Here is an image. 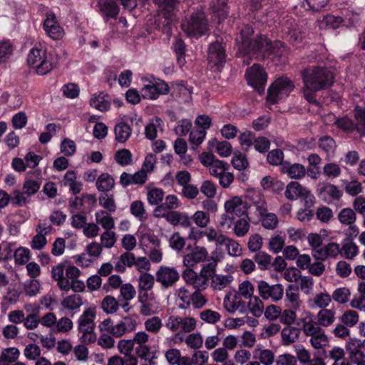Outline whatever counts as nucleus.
<instances>
[{
  "mask_svg": "<svg viewBox=\"0 0 365 365\" xmlns=\"http://www.w3.org/2000/svg\"><path fill=\"white\" fill-rule=\"evenodd\" d=\"M254 32V29L250 24H243L240 29V36L237 38L240 53L253 56L259 60L269 61L280 69L288 63L284 42L272 41L262 34L252 38Z\"/></svg>",
  "mask_w": 365,
  "mask_h": 365,
  "instance_id": "1",
  "label": "nucleus"
},
{
  "mask_svg": "<svg viewBox=\"0 0 365 365\" xmlns=\"http://www.w3.org/2000/svg\"><path fill=\"white\" fill-rule=\"evenodd\" d=\"M304 99L311 104L318 105L317 93L329 88L335 81V73L327 66H307L301 71Z\"/></svg>",
  "mask_w": 365,
  "mask_h": 365,
  "instance_id": "2",
  "label": "nucleus"
},
{
  "mask_svg": "<svg viewBox=\"0 0 365 365\" xmlns=\"http://www.w3.org/2000/svg\"><path fill=\"white\" fill-rule=\"evenodd\" d=\"M354 120L347 115L336 119L334 125L346 134L365 136V107L356 105L353 110Z\"/></svg>",
  "mask_w": 365,
  "mask_h": 365,
  "instance_id": "3",
  "label": "nucleus"
},
{
  "mask_svg": "<svg viewBox=\"0 0 365 365\" xmlns=\"http://www.w3.org/2000/svg\"><path fill=\"white\" fill-rule=\"evenodd\" d=\"M29 66L36 69L38 75L43 76L49 73L54 67L51 53H47L45 46L36 44L30 51L27 57Z\"/></svg>",
  "mask_w": 365,
  "mask_h": 365,
  "instance_id": "4",
  "label": "nucleus"
},
{
  "mask_svg": "<svg viewBox=\"0 0 365 365\" xmlns=\"http://www.w3.org/2000/svg\"><path fill=\"white\" fill-rule=\"evenodd\" d=\"M225 210L226 213L221 216L220 225L222 227L225 225L230 227L235 222L237 217H248V205L243 202L241 197L238 196L233 197L232 199L225 202Z\"/></svg>",
  "mask_w": 365,
  "mask_h": 365,
  "instance_id": "5",
  "label": "nucleus"
},
{
  "mask_svg": "<svg viewBox=\"0 0 365 365\" xmlns=\"http://www.w3.org/2000/svg\"><path fill=\"white\" fill-rule=\"evenodd\" d=\"M294 88L293 82L287 77L277 78L267 89V102L271 105L277 104L280 98L288 96Z\"/></svg>",
  "mask_w": 365,
  "mask_h": 365,
  "instance_id": "6",
  "label": "nucleus"
},
{
  "mask_svg": "<svg viewBox=\"0 0 365 365\" xmlns=\"http://www.w3.org/2000/svg\"><path fill=\"white\" fill-rule=\"evenodd\" d=\"M182 28L188 36L200 38L209 29L205 14L201 11L192 13L187 24L182 25Z\"/></svg>",
  "mask_w": 365,
  "mask_h": 365,
  "instance_id": "7",
  "label": "nucleus"
},
{
  "mask_svg": "<svg viewBox=\"0 0 365 365\" xmlns=\"http://www.w3.org/2000/svg\"><path fill=\"white\" fill-rule=\"evenodd\" d=\"M245 78L248 86L254 88L259 95L264 94L268 76L260 64L254 63L248 67L245 71Z\"/></svg>",
  "mask_w": 365,
  "mask_h": 365,
  "instance_id": "8",
  "label": "nucleus"
},
{
  "mask_svg": "<svg viewBox=\"0 0 365 365\" xmlns=\"http://www.w3.org/2000/svg\"><path fill=\"white\" fill-rule=\"evenodd\" d=\"M153 3L159 9V16L164 19L162 22L164 30L170 29L172 23L176 19V11L180 0H153Z\"/></svg>",
  "mask_w": 365,
  "mask_h": 365,
  "instance_id": "9",
  "label": "nucleus"
},
{
  "mask_svg": "<svg viewBox=\"0 0 365 365\" xmlns=\"http://www.w3.org/2000/svg\"><path fill=\"white\" fill-rule=\"evenodd\" d=\"M221 37H217L215 41L210 43L207 51V60L210 64L221 70L227 60L225 44L222 42Z\"/></svg>",
  "mask_w": 365,
  "mask_h": 365,
  "instance_id": "10",
  "label": "nucleus"
},
{
  "mask_svg": "<svg viewBox=\"0 0 365 365\" xmlns=\"http://www.w3.org/2000/svg\"><path fill=\"white\" fill-rule=\"evenodd\" d=\"M43 29L46 34L53 40H60L64 36V30L61 26L54 12L50 11L46 13L43 22Z\"/></svg>",
  "mask_w": 365,
  "mask_h": 365,
  "instance_id": "11",
  "label": "nucleus"
},
{
  "mask_svg": "<svg viewBox=\"0 0 365 365\" xmlns=\"http://www.w3.org/2000/svg\"><path fill=\"white\" fill-rule=\"evenodd\" d=\"M186 250L190 251L185 255L183 258V264L186 267H195L197 263L203 262L208 255L207 251L204 247L195 245L194 248H192L191 245H188Z\"/></svg>",
  "mask_w": 365,
  "mask_h": 365,
  "instance_id": "12",
  "label": "nucleus"
},
{
  "mask_svg": "<svg viewBox=\"0 0 365 365\" xmlns=\"http://www.w3.org/2000/svg\"><path fill=\"white\" fill-rule=\"evenodd\" d=\"M179 278V273L173 267H160L156 273L157 282H160L165 288L173 286Z\"/></svg>",
  "mask_w": 365,
  "mask_h": 365,
  "instance_id": "13",
  "label": "nucleus"
},
{
  "mask_svg": "<svg viewBox=\"0 0 365 365\" xmlns=\"http://www.w3.org/2000/svg\"><path fill=\"white\" fill-rule=\"evenodd\" d=\"M263 0H247L246 6L249 10V15L257 22L266 23L269 14L267 9L262 10Z\"/></svg>",
  "mask_w": 365,
  "mask_h": 365,
  "instance_id": "14",
  "label": "nucleus"
},
{
  "mask_svg": "<svg viewBox=\"0 0 365 365\" xmlns=\"http://www.w3.org/2000/svg\"><path fill=\"white\" fill-rule=\"evenodd\" d=\"M281 173L287 175L291 179H302L306 175L305 167L300 163H292L289 161L285 160L280 167Z\"/></svg>",
  "mask_w": 365,
  "mask_h": 365,
  "instance_id": "15",
  "label": "nucleus"
},
{
  "mask_svg": "<svg viewBox=\"0 0 365 365\" xmlns=\"http://www.w3.org/2000/svg\"><path fill=\"white\" fill-rule=\"evenodd\" d=\"M211 13L217 19V23L220 24L228 16L229 6L227 0H212L210 5Z\"/></svg>",
  "mask_w": 365,
  "mask_h": 365,
  "instance_id": "16",
  "label": "nucleus"
},
{
  "mask_svg": "<svg viewBox=\"0 0 365 365\" xmlns=\"http://www.w3.org/2000/svg\"><path fill=\"white\" fill-rule=\"evenodd\" d=\"M99 7L105 21L110 19H115L120 12V7L115 0H103L99 3Z\"/></svg>",
  "mask_w": 365,
  "mask_h": 365,
  "instance_id": "17",
  "label": "nucleus"
},
{
  "mask_svg": "<svg viewBox=\"0 0 365 365\" xmlns=\"http://www.w3.org/2000/svg\"><path fill=\"white\" fill-rule=\"evenodd\" d=\"M344 22V19L340 16H334L327 14L318 20L319 28L322 30H336L340 28Z\"/></svg>",
  "mask_w": 365,
  "mask_h": 365,
  "instance_id": "18",
  "label": "nucleus"
},
{
  "mask_svg": "<svg viewBox=\"0 0 365 365\" xmlns=\"http://www.w3.org/2000/svg\"><path fill=\"white\" fill-rule=\"evenodd\" d=\"M96 319V312L93 308H87L84 310L83 314L78 319V331H85V329H90L96 328L94 320Z\"/></svg>",
  "mask_w": 365,
  "mask_h": 365,
  "instance_id": "19",
  "label": "nucleus"
},
{
  "mask_svg": "<svg viewBox=\"0 0 365 365\" xmlns=\"http://www.w3.org/2000/svg\"><path fill=\"white\" fill-rule=\"evenodd\" d=\"M191 91L187 87V82L185 81H176L171 83V96L173 98H185L186 101L187 98L191 96Z\"/></svg>",
  "mask_w": 365,
  "mask_h": 365,
  "instance_id": "20",
  "label": "nucleus"
},
{
  "mask_svg": "<svg viewBox=\"0 0 365 365\" xmlns=\"http://www.w3.org/2000/svg\"><path fill=\"white\" fill-rule=\"evenodd\" d=\"M90 105L101 112L107 111L110 107V98L107 93L100 92L92 96Z\"/></svg>",
  "mask_w": 365,
  "mask_h": 365,
  "instance_id": "21",
  "label": "nucleus"
},
{
  "mask_svg": "<svg viewBox=\"0 0 365 365\" xmlns=\"http://www.w3.org/2000/svg\"><path fill=\"white\" fill-rule=\"evenodd\" d=\"M96 186L98 191L108 193L115 186L113 178L107 173L101 174L96 180Z\"/></svg>",
  "mask_w": 365,
  "mask_h": 365,
  "instance_id": "22",
  "label": "nucleus"
},
{
  "mask_svg": "<svg viewBox=\"0 0 365 365\" xmlns=\"http://www.w3.org/2000/svg\"><path fill=\"white\" fill-rule=\"evenodd\" d=\"M83 297L78 294H73L64 297L61 304V306L69 311H77L83 305Z\"/></svg>",
  "mask_w": 365,
  "mask_h": 365,
  "instance_id": "23",
  "label": "nucleus"
},
{
  "mask_svg": "<svg viewBox=\"0 0 365 365\" xmlns=\"http://www.w3.org/2000/svg\"><path fill=\"white\" fill-rule=\"evenodd\" d=\"M115 138L118 143H123L131 135L130 126L125 122L117 123L114 128Z\"/></svg>",
  "mask_w": 365,
  "mask_h": 365,
  "instance_id": "24",
  "label": "nucleus"
},
{
  "mask_svg": "<svg viewBox=\"0 0 365 365\" xmlns=\"http://www.w3.org/2000/svg\"><path fill=\"white\" fill-rule=\"evenodd\" d=\"M306 190L298 182L292 181L287 185L284 195L288 200H294L301 197Z\"/></svg>",
  "mask_w": 365,
  "mask_h": 365,
  "instance_id": "25",
  "label": "nucleus"
},
{
  "mask_svg": "<svg viewBox=\"0 0 365 365\" xmlns=\"http://www.w3.org/2000/svg\"><path fill=\"white\" fill-rule=\"evenodd\" d=\"M130 213L140 222L148 219V215L145 209L144 203L141 200H134L130 205Z\"/></svg>",
  "mask_w": 365,
  "mask_h": 365,
  "instance_id": "26",
  "label": "nucleus"
},
{
  "mask_svg": "<svg viewBox=\"0 0 365 365\" xmlns=\"http://www.w3.org/2000/svg\"><path fill=\"white\" fill-rule=\"evenodd\" d=\"M299 334V329L288 325L282 329L281 333L283 344L289 345L298 339Z\"/></svg>",
  "mask_w": 365,
  "mask_h": 365,
  "instance_id": "27",
  "label": "nucleus"
},
{
  "mask_svg": "<svg viewBox=\"0 0 365 365\" xmlns=\"http://www.w3.org/2000/svg\"><path fill=\"white\" fill-rule=\"evenodd\" d=\"M253 259L261 270H267L271 267L272 257L265 252L259 251L257 252Z\"/></svg>",
  "mask_w": 365,
  "mask_h": 365,
  "instance_id": "28",
  "label": "nucleus"
},
{
  "mask_svg": "<svg viewBox=\"0 0 365 365\" xmlns=\"http://www.w3.org/2000/svg\"><path fill=\"white\" fill-rule=\"evenodd\" d=\"M329 0H303L302 6L305 10L319 12L325 8Z\"/></svg>",
  "mask_w": 365,
  "mask_h": 365,
  "instance_id": "29",
  "label": "nucleus"
},
{
  "mask_svg": "<svg viewBox=\"0 0 365 365\" xmlns=\"http://www.w3.org/2000/svg\"><path fill=\"white\" fill-rule=\"evenodd\" d=\"M154 283L155 278L151 274L143 272L140 274L138 279V288L140 290L149 291L153 289Z\"/></svg>",
  "mask_w": 365,
  "mask_h": 365,
  "instance_id": "30",
  "label": "nucleus"
},
{
  "mask_svg": "<svg viewBox=\"0 0 365 365\" xmlns=\"http://www.w3.org/2000/svg\"><path fill=\"white\" fill-rule=\"evenodd\" d=\"M255 137V133L250 130H245L240 133L238 140L245 152H248L250 148L253 145Z\"/></svg>",
  "mask_w": 365,
  "mask_h": 365,
  "instance_id": "31",
  "label": "nucleus"
},
{
  "mask_svg": "<svg viewBox=\"0 0 365 365\" xmlns=\"http://www.w3.org/2000/svg\"><path fill=\"white\" fill-rule=\"evenodd\" d=\"M14 46L9 39L0 41V63H5L12 55Z\"/></svg>",
  "mask_w": 365,
  "mask_h": 365,
  "instance_id": "32",
  "label": "nucleus"
},
{
  "mask_svg": "<svg viewBox=\"0 0 365 365\" xmlns=\"http://www.w3.org/2000/svg\"><path fill=\"white\" fill-rule=\"evenodd\" d=\"M232 279L229 275L215 274L212 277L211 286L214 289L221 290L230 284Z\"/></svg>",
  "mask_w": 365,
  "mask_h": 365,
  "instance_id": "33",
  "label": "nucleus"
},
{
  "mask_svg": "<svg viewBox=\"0 0 365 365\" xmlns=\"http://www.w3.org/2000/svg\"><path fill=\"white\" fill-rule=\"evenodd\" d=\"M324 193L327 194L333 200H339L343 195L342 191L337 186L330 183L320 188L319 195H322Z\"/></svg>",
  "mask_w": 365,
  "mask_h": 365,
  "instance_id": "34",
  "label": "nucleus"
},
{
  "mask_svg": "<svg viewBox=\"0 0 365 365\" xmlns=\"http://www.w3.org/2000/svg\"><path fill=\"white\" fill-rule=\"evenodd\" d=\"M284 153L282 150L276 148L272 150L267 153V161L272 165H280L282 166L284 162Z\"/></svg>",
  "mask_w": 365,
  "mask_h": 365,
  "instance_id": "35",
  "label": "nucleus"
},
{
  "mask_svg": "<svg viewBox=\"0 0 365 365\" xmlns=\"http://www.w3.org/2000/svg\"><path fill=\"white\" fill-rule=\"evenodd\" d=\"M99 204L103 208L110 212H113L116 210V205L113 194L103 193L99 196Z\"/></svg>",
  "mask_w": 365,
  "mask_h": 365,
  "instance_id": "36",
  "label": "nucleus"
},
{
  "mask_svg": "<svg viewBox=\"0 0 365 365\" xmlns=\"http://www.w3.org/2000/svg\"><path fill=\"white\" fill-rule=\"evenodd\" d=\"M115 160L121 166H126L132 163L133 155L128 149L123 148L115 153Z\"/></svg>",
  "mask_w": 365,
  "mask_h": 365,
  "instance_id": "37",
  "label": "nucleus"
},
{
  "mask_svg": "<svg viewBox=\"0 0 365 365\" xmlns=\"http://www.w3.org/2000/svg\"><path fill=\"white\" fill-rule=\"evenodd\" d=\"M31 258V252L29 249L20 247L14 251V259L17 264H25Z\"/></svg>",
  "mask_w": 365,
  "mask_h": 365,
  "instance_id": "38",
  "label": "nucleus"
},
{
  "mask_svg": "<svg viewBox=\"0 0 365 365\" xmlns=\"http://www.w3.org/2000/svg\"><path fill=\"white\" fill-rule=\"evenodd\" d=\"M334 321V312L327 309H322L318 313V324L328 327Z\"/></svg>",
  "mask_w": 365,
  "mask_h": 365,
  "instance_id": "39",
  "label": "nucleus"
},
{
  "mask_svg": "<svg viewBox=\"0 0 365 365\" xmlns=\"http://www.w3.org/2000/svg\"><path fill=\"white\" fill-rule=\"evenodd\" d=\"M338 219L342 224L352 225L356 221V214L351 208H344L339 213Z\"/></svg>",
  "mask_w": 365,
  "mask_h": 365,
  "instance_id": "40",
  "label": "nucleus"
},
{
  "mask_svg": "<svg viewBox=\"0 0 365 365\" xmlns=\"http://www.w3.org/2000/svg\"><path fill=\"white\" fill-rule=\"evenodd\" d=\"M165 192L161 188L155 187L148 192V202L151 205H158L163 200Z\"/></svg>",
  "mask_w": 365,
  "mask_h": 365,
  "instance_id": "41",
  "label": "nucleus"
},
{
  "mask_svg": "<svg viewBox=\"0 0 365 365\" xmlns=\"http://www.w3.org/2000/svg\"><path fill=\"white\" fill-rule=\"evenodd\" d=\"M232 165L238 170H243L246 169L249 165V163L245 154L239 151L235 153L232 159Z\"/></svg>",
  "mask_w": 365,
  "mask_h": 365,
  "instance_id": "42",
  "label": "nucleus"
},
{
  "mask_svg": "<svg viewBox=\"0 0 365 365\" xmlns=\"http://www.w3.org/2000/svg\"><path fill=\"white\" fill-rule=\"evenodd\" d=\"M146 81L149 82V84L145 85L141 90L142 97L145 99L155 100L158 98V95L155 88V86L153 81L147 78Z\"/></svg>",
  "mask_w": 365,
  "mask_h": 365,
  "instance_id": "43",
  "label": "nucleus"
},
{
  "mask_svg": "<svg viewBox=\"0 0 365 365\" xmlns=\"http://www.w3.org/2000/svg\"><path fill=\"white\" fill-rule=\"evenodd\" d=\"M249 217H241L235 224L234 232L237 237L245 236L249 231L250 224L247 221Z\"/></svg>",
  "mask_w": 365,
  "mask_h": 365,
  "instance_id": "44",
  "label": "nucleus"
},
{
  "mask_svg": "<svg viewBox=\"0 0 365 365\" xmlns=\"http://www.w3.org/2000/svg\"><path fill=\"white\" fill-rule=\"evenodd\" d=\"M101 307L106 313L112 314L118 310V303L113 297L108 295L103 299Z\"/></svg>",
  "mask_w": 365,
  "mask_h": 365,
  "instance_id": "45",
  "label": "nucleus"
},
{
  "mask_svg": "<svg viewBox=\"0 0 365 365\" xmlns=\"http://www.w3.org/2000/svg\"><path fill=\"white\" fill-rule=\"evenodd\" d=\"M192 126V121L190 119L182 118L177 123L174 130L176 135L179 136H185L191 130Z\"/></svg>",
  "mask_w": 365,
  "mask_h": 365,
  "instance_id": "46",
  "label": "nucleus"
},
{
  "mask_svg": "<svg viewBox=\"0 0 365 365\" xmlns=\"http://www.w3.org/2000/svg\"><path fill=\"white\" fill-rule=\"evenodd\" d=\"M207 132L204 130H192L190 132L189 140L194 145L193 149L200 145L204 140Z\"/></svg>",
  "mask_w": 365,
  "mask_h": 365,
  "instance_id": "47",
  "label": "nucleus"
},
{
  "mask_svg": "<svg viewBox=\"0 0 365 365\" xmlns=\"http://www.w3.org/2000/svg\"><path fill=\"white\" fill-rule=\"evenodd\" d=\"M217 262V258L212 256L210 259H208V263L203 265V267L201 269L200 273L205 276H207L208 278L212 277L215 274Z\"/></svg>",
  "mask_w": 365,
  "mask_h": 365,
  "instance_id": "48",
  "label": "nucleus"
},
{
  "mask_svg": "<svg viewBox=\"0 0 365 365\" xmlns=\"http://www.w3.org/2000/svg\"><path fill=\"white\" fill-rule=\"evenodd\" d=\"M248 306L250 312L252 314L254 317L258 318L262 315L263 312L264 304L259 297H254L253 301H252L251 299L250 302L248 304Z\"/></svg>",
  "mask_w": 365,
  "mask_h": 365,
  "instance_id": "49",
  "label": "nucleus"
},
{
  "mask_svg": "<svg viewBox=\"0 0 365 365\" xmlns=\"http://www.w3.org/2000/svg\"><path fill=\"white\" fill-rule=\"evenodd\" d=\"M253 145L259 153H265L270 148V141L264 136L255 137Z\"/></svg>",
  "mask_w": 365,
  "mask_h": 365,
  "instance_id": "50",
  "label": "nucleus"
},
{
  "mask_svg": "<svg viewBox=\"0 0 365 365\" xmlns=\"http://www.w3.org/2000/svg\"><path fill=\"white\" fill-rule=\"evenodd\" d=\"M162 326V321L158 317H153L145 322L146 330L154 334L158 333Z\"/></svg>",
  "mask_w": 365,
  "mask_h": 365,
  "instance_id": "51",
  "label": "nucleus"
},
{
  "mask_svg": "<svg viewBox=\"0 0 365 365\" xmlns=\"http://www.w3.org/2000/svg\"><path fill=\"white\" fill-rule=\"evenodd\" d=\"M192 219L198 227H205L210 222V215L205 212L198 210L195 212Z\"/></svg>",
  "mask_w": 365,
  "mask_h": 365,
  "instance_id": "52",
  "label": "nucleus"
},
{
  "mask_svg": "<svg viewBox=\"0 0 365 365\" xmlns=\"http://www.w3.org/2000/svg\"><path fill=\"white\" fill-rule=\"evenodd\" d=\"M349 295L350 292L348 288L341 287L337 288L334 291L332 298L334 301L339 303L344 304L348 302V297Z\"/></svg>",
  "mask_w": 365,
  "mask_h": 365,
  "instance_id": "53",
  "label": "nucleus"
},
{
  "mask_svg": "<svg viewBox=\"0 0 365 365\" xmlns=\"http://www.w3.org/2000/svg\"><path fill=\"white\" fill-rule=\"evenodd\" d=\"M44 230H46V228H44ZM49 232V230H45L44 233L42 234V231H41L40 233L35 235L31 241V247L34 250H41L43 248V247L46 245L47 240L45 237L48 233Z\"/></svg>",
  "mask_w": 365,
  "mask_h": 365,
  "instance_id": "54",
  "label": "nucleus"
},
{
  "mask_svg": "<svg viewBox=\"0 0 365 365\" xmlns=\"http://www.w3.org/2000/svg\"><path fill=\"white\" fill-rule=\"evenodd\" d=\"M346 259H352L358 254V247L352 242L344 244L340 252Z\"/></svg>",
  "mask_w": 365,
  "mask_h": 365,
  "instance_id": "55",
  "label": "nucleus"
},
{
  "mask_svg": "<svg viewBox=\"0 0 365 365\" xmlns=\"http://www.w3.org/2000/svg\"><path fill=\"white\" fill-rule=\"evenodd\" d=\"M262 226L268 230L274 229L278 225V218L274 213L269 212L261 218Z\"/></svg>",
  "mask_w": 365,
  "mask_h": 365,
  "instance_id": "56",
  "label": "nucleus"
},
{
  "mask_svg": "<svg viewBox=\"0 0 365 365\" xmlns=\"http://www.w3.org/2000/svg\"><path fill=\"white\" fill-rule=\"evenodd\" d=\"M41 181L34 180H26L24 183L23 188L25 190V194L28 196H31L36 193L41 187Z\"/></svg>",
  "mask_w": 365,
  "mask_h": 365,
  "instance_id": "57",
  "label": "nucleus"
},
{
  "mask_svg": "<svg viewBox=\"0 0 365 365\" xmlns=\"http://www.w3.org/2000/svg\"><path fill=\"white\" fill-rule=\"evenodd\" d=\"M317 218L322 222H328L333 217L331 209L327 206H322L317 210Z\"/></svg>",
  "mask_w": 365,
  "mask_h": 365,
  "instance_id": "58",
  "label": "nucleus"
},
{
  "mask_svg": "<svg viewBox=\"0 0 365 365\" xmlns=\"http://www.w3.org/2000/svg\"><path fill=\"white\" fill-rule=\"evenodd\" d=\"M28 118L24 112H19L16 113L11 120L12 126L15 129H21L27 124Z\"/></svg>",
  "mask_w": 365,
  "mask_h": 365,
  "instance_id": "59",
  "label": "nucleus"
},
{
  "mask_svg": "<svg viewBox=\"0 0 365 365\" xmlns=\"http://www.w3.org/2000/svg\"><path fill=\"white\" fill-rule=\"evenodd\" d=\"M76 143L73 140L65 138L61 143V152L66 156H71L76 152Z\"/></svg>",
  "mask_w": 365,
  "mask_h": 365,
  "instance_id": "60",
  "label": "nucleus"
},
{
  "mask_svg": "<svg viewBox=\"0 0 365 365\" xmlns=\"http://www.w3.org/2000/svg\"><path fill=\"white\" fill-rule=\"evenodd\" d=\"M319 147L327 153L334 150L336 147L335 141L334 139L329 136L324 135L319 139Z\"/></svg>",
  "mask_w": 365,
  "mask_h": 365,
  "instance_id": "61",
  "label": "nucleus"
},
{
  "mask_svg": "<svg viewBox=\"0 0 365 365\" xmlns=\"http://www.w3.org/2000/svg\"><path fill=\"white\" fill-rule=\"evenodd\" d=\"M359 320V314L356 311L349 310L344 313L341 317L342 322L349 326H354Z\"/></svg>",
  "mask_w": 365,
  "mask_h": 365,
  "instance_id": "62",
  "label": "nucleus"
},
{
  "mask_svg": "<svg viewBox=\"0 0 365 365\" xmlns=\"http://www.w3.org/2000/svg\"><path fill=\"white\" fill-rule=\"evenodd\" d=\"M185 343L192 349H197L202 346L203 340L200 334L193 333L190 334L185 339Z\"/></svg>",
  "mask_w": 365,
  "mask_h": 365,
  "instance_id": "63",
  "label": "nucleus"
},
{
  "mask_svg": "<svg viewBox=\"0 0 365 365\" xmlns=\"http://www.w3.org/2000/svg\"><path fill=\"white\" fill-rule=\"evenodd\" d=\"M61 91L63 96L68 98H75L79 94L78 86L75 83H67L62 86Z\"/></svg>",
  "mask_w": 365,
  "mask_h": 365,
  "instance_id": "64",
  "label": "nucleus"
}]
</instances>
